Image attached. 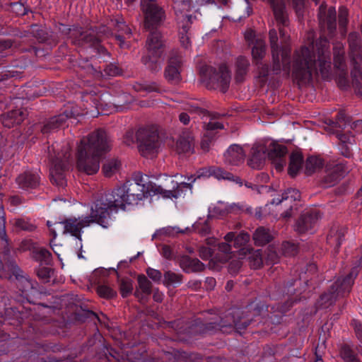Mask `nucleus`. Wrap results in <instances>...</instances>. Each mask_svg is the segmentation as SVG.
Returning a JSON list of instances; mask_svg holds the SVG:
<instances>
[{
	"mask_svg": "<svg viewBox=\"0 0 362 362\" xmlns=\"http://www.w3.org/2000/svg\"><path fill=\"white\" fill-rule=\"evenodd\" d=\"M111 148L112 142L109 137H81L76 147L78 170L87 175L96 173L100 168L101 157Z\"/></svg>",
	"mask_w": 362,
	"mask_h": 362,
	"instance_id": "obj_1",
	"label": "nucleus"
},
{
	"mask_svg": "<svg viewBox=\"0 0 362 362\" xmlns=\"http://www.w3.org/2000/svg\"><path fill=\"white\" fill-rule=\"evenodd\" d=\"M122 200L115 188L110 192L101 195L93 202L89 216L93 219L94 223L103 228H107L110 214L112 211H117L119 209H123Z\"/></svg>",
	"mask_w": 362,
	"mask_h": 362,
	"instance_id": "obj_2",
	"label": "nucleus"
},
{
	"mask_svg": "<svg viewBox=\"0 0 362 362\" xmlns=\"http://www.w3.org/2000/svg\"><path fill=\"white\" fill-rule=\"evenodd\" d=\"M70 146L69 144L64 143L62 145L54 144L49 148L51 153L52 151V167L50 169L51 181L56 185L63 187L66 180L62 171L67 167L71 158Z\"/></svg>",
	"mask_w": 362,
	"mask_h": 362,
	"instance_id": "obj_3",
	"label": "nucleus"
},
{
	"mask_svg": "<svg viewBox=\"0 0 362 362\" xmlns=\"http://www.w3.org/2000/svg\"><path fill=\"white\" fill-rule=\"evenodd\" d=\"M182 175L176 174L174 176L163 175L160 183L157 185L150 182L149 189L153 190L155 195L160 194L165 199H177L183 194L184 189H192V184L181 180Z\"/></svg>",
	"mask_w": 362,
	"mask_h": 362,
	"instance_id": "obj_4",
	"label": "nucleus"
},
{
	"mask_svg": "<svg viewBox=\"0 0 362 362\" xmlns=\"http://www.w3.org/2000/svg\"><path fill=\"white\" fill-rule=\"evenodd\" d=\"M140 182L125 184L117 187V194L122 199L123 209L127 205H136L148 196H154L153 190L149 189L148 185L151 182H144V178L141 177Z\"/></svg>",
	"mask_w": 362,
	"mask_h": 362,
	"instance_id": "obj_5",
	"label": "nucleus"
},
{
	"mask_svg": "<svg viewBox=\"0 0 362 362\" xmlns=\"http://www.w3.org/2000/svg\"><path fill=\"white\" fill-rule=\"evenodd\" d=\"M313 50L314 45L312 44L310 47H303L296 54L293 74L300 81H310L313 73L317 70L315 56L312 54Z\"/></svg>",
	"mask_w": 362,
	"mask_h": 362,
	"instance_id": "obj_6",
	"label": "nucleus"
},
{
	"mask_svg": "<svg viewBox=\"0 0 362 362\" xmlns=\"http://www.w3.org/2000/svg\"><path fill=\"white\" fill-rule=\"evenodd\" d=\"M95 223L93 219L88 216H81L78 218L71 217L66 218L65 220L56 222L54 225L56 226L54 228H51L50 221H47V226L50 230L56 237V229H59V227L63 228V234H70L76 238L81 240V234L84 228L90 226L91 224Z\"/></svg>",
	"mask_w": 362,
	"mask_h": 362,
	"instance_id": "obj_7",
	"label": "nucleus"
},
{
	"mask_svg": "<svg viewBox=\"0 0 362 362\" xmlns=\"http://www.w3.org/2000/svg\"><path fill=\"white\" fill-rule=\"evenodd\" d=\"M163 43L161 35L158 31L152 32L146 40L147 54L143 58L144 64L153 71L160 69Z\"/></svg>",
	"mask_w": 362,
	"mask_h": 362,
	"instance_id": "obj_8",
	"label": "nucleus"
},
{
	"mask_svg": "<svg viewBox=\"0 0 362 362\" xmlns=\"http://www.w3.org/2000/svg\"><path fill=\"white\" fill-rule=\"evenodd\" d=\"M200 74L208 86L213 88H219L223 92L227 90L230 81V74L226 65H221L218 72L211 66H202Z\"/></svg>",
	"mask_w": 362,
	"mask_h": 362,
	"instance_id": "obj_9",
	"label": "nucleus"
},
{
	"mask_svg": "<svg viewBox=\"0 0 362 362\" xmlns=\"http://www.w3.org/2000/svg\"><path fill=\"white\" fill-rule=\"evenodd\" d=\"M267 158L272 162L277 171H282L286 165L287 147L282 143L268 139L265 142Z\"/></svg>",
	"mask_w": 362,
	"mask_h": 362,
	"instance_id": "obj_10",
	"label": "nucleus"
},
{
	"mask_svg": "<svg viewBox=\"0 0 362 362\" xmlns=\"http://www.w3.org/2000/svg\"><path fill=\"white\" fill-rule=\"evenodd\" d=\"M356 275L357 272L352 271L343 279H339L332 284L329 291L322 296L321 300L325 302L329 301V304H332L338 298L344 296L346 293L351 291L354 279Z\"/></svg>",
	"mask_w": 362,
	"mask_h": 362,
	"instance_id": "obj_11",
	"label": "nucleus"
},
{
	"mask_svg": "<svg viewBox=\"0 0 362 362\" xmlns=\"http://www.w3.org/2000/svg\"><path fill=\"white\" fill-rule=\"evenodd\" d=\"M300 192L296 189H288L285 191L281 198L274 199L271 204H275L276 210L281 212L283 218H288L292 216L293 209L296 206L297 200L300 199Z\"/></svg>",
	"mask_w": 362,
	"mask_h": 362,
	"instance_id": "obj_12",
	"label": "nucleus"
},
{
	"mask_svg": "<svg viewBox=\"0 0 362 362\" xmlns=\"http://www.w3.org/2000/svg\"><path fill=\"white\" fill-rule=\"evenodd\" d=\"M273 7L274 14L277 23L286 26L288 24L287 14L285 11L284 2L286 0H270ZM293 6L298 13L303 8V0H293Z\"/></svg>",
	"mask_w": 362,
	"mask_h": 362,
	"instance_id": "obj_13",
	"label": "nucleus"
},
{
	"mask_svg": "<svg viewBox=\"0 0 362 362\" xmlns=\"http://www.w3.org/2000/svg\"><path fill=\"white\" fill-rule=\"evenodd\" d=\"M68 115H60L50 119L41 129V132L43 134H66L65 129L69 126Z\"/></svg>",
	"mask_w": 362,
	"mask_h": 362,
	"instance_id": "obj_14",
	"label": "nucleus"
},
{
	"mask_svg": "<svg viewBox=\"0 0 362 362\" xmlns=\"http://www.w3.org/2000/svg\"><path fill=\"white\" fill-rule=\"evenodd\" d=\"M348 172V168L342 163L327 164L326 165L325 175L323 182L326 187H331L337 184Z\"/></svg>",
	"mask_w": 362,
	"mask_h": 362,
	"instance_id": "obj_15",
	"label": "nucleus"
},
{
	"mask_svg": "<svg viewBox=\"0 0 362 362\" xmlns=\"http://www.w3.org/2000/svg\"><path fill=\"white\" fill-rule=\"evenodd\" d=\"M269 40L274 64V71L278 73V71H280V56L283 62H287V58L290 54V51L279 49L277 45V33L274 29H272L269 31Z\"/></svg>",
	"mask_w": 362,
	"mask_h": 362,
	"instance_id": "obj_16",
	"label": "nucleus"
},
{
	"mask_svg": "<svg viewBox=\"0 0 362 362\" xmlns=\"http://www.w3.org/2000/svg\"><path fill=\"white\" fill-rule=\"evenodd\" d=\"M267 158L265 143L255 144L251 148L249 154L248 165L253 169H260L263 166Z\"/></svg>",
	"mask_w": 362,
	"mask_h": 362,
	"instance_id": "obj_17",
	"label": "nucleus"
},
{
	"mask_svg": "<svg viewBox=\"0 0 362 362\" xmlns=\"http://www.w3.org/2000/svg\"><path fill=\"white\" fill-rule=\"evenodd\" d=\"M136 146L140 153L145 157H153L160 146L157 137H139Z\"/></svg>",
	"mask_w": 362,
	"mask_h": 362,
	"instance_id": "obj_18",
	"label": "nucleus"
},
{
	"mask_svg": "<svg viewBox=\"0 0 362 362\" xmlns=\"http://www.w3.org/2000/svg\"><path fill=\"white\" fill-rule=\"evenodd\" d=\"M241 311L239 309L233 310L228 315L226 316L225 320H221L218 324H216L214 328L217 327L223 332H227L225 328L235 327L238 332L245 329L249 325L248 320H244L243 322H240L238 318L240 317Z\"/></svg>",
	"mask_w": 362,
	"mask_h": 362,
	"instance_id": "obj_19",
	"label": "nucleus"
},
{
	"mask_svg": "<svg viewBox=\"0 0 362 362\" xmlns=\"http://www.w3.org/2000/svg\"><path fill=\"white\" fill-rule=\"evenodd\" d=\"M181 64L180 57L177 55L170 57L165 70V76L168 81L177 83L180 80Z\"/></svg>",
	"mask_w": 362,
	"mask_h": 362,
	"instance_id": "obj_20",
	"label": "nucleus"
},
{
	"mask_svg": "<svg viewBox=\"0 0 362 362\" xmlns=\"http://www.w3.org/2000/svg\"><path fill=\"white\" fill-rule=\"evenodd\" d=\"M16 183L20 188L28 190L34 189L39 185L40 177L37 172L28 170L18 176Z\"/></svg>",
	"mask_w": 362,
	"mask_h": 362,
	"instance_id": "obj_21",
	"label": "nucleus"
},
{
	"mask_svg": "<svg viewBox=\"0 0 362 362\" xmlns=\"http://www.w3.org/2000/svg\"><path fill=\"white\" fill-rule=\"evenodd\" d=\"M245 153L243 148L237 144L229 146L224 153L225 162L232 165H239L244 162Z\"/></svg>",
	"mask_w": 362,
	"mask_h": 362,
	"instance_id": "obj_22",
	"label": "nucleus"
},
{
	"mask_svg": "<svg viewBox=\"0 0 362 362\" xmlns=\"http://www.w3.org/2000/svg\"><path fill=\"white\" fill-rule=\"evenodd\" d=\"M238 256L241 259L247 258L250 267L257 269L262 265V257L260 250H254L249 247H242L238 252Z\"/></svg>",
	"mask_w": 362,
	"mask_h": 362,
	"instance_id": "obj_23",
	"label": "nucleus"
},
{
	"mask_svg": "<svg viewBox=\"0 0 362 362\" xmlns=\"http://www.w3.org/2000/svg\"><path fill=\"white\" fill-rule=\"evenodd\" d=\"M304 158L300 149L294 150L289 156L288 174L295 177L303 170Z\"/></svg>",
	"mask_w": 362,
	"mask_h": 362,
	"instance_id": "obj_24",
	"label": "nucleus"
},
{
	"mask_svg": "<svg viewBox=\"0 0 362 362\" xmlns=\"http://www.w3.org/2000/svg\"><path fill=\"white\" fill-rule=\"evenodd\" d=\"M142 11L145 16L146 26L148 28L159 23L165 18L163 9L157 4L151 5L149 6V11Z\"/></svg>",
	"mask_w": 362,
	"mask_h": 362,
	"instance_id": "obj_25",
	"label": "nucleus"
},
{
	"mask_svg": "<svg viewBox=\"0 0 362 362\" xmlns=\"http://www.w3.org/2000/svg\"><path fill=\"white\" fill-rule=\"evenodd\" d=\"M320 45H322V50L317 48V55L319 61V71L324 76L330 68V55L329 52V45L326 40H320Z\"/></svg>",
	"mask_w": 362,
	"mask_h": 362,
	"instance_id": "obj_26",
	"label": "nucleus"
},
{
	"mask_svg": "<svg viewBox=\"0 0 362 362\" xmlns=\"http://www.w3.org/2000/svg\"><path fill=\"white\" fill-rule=\"evenodd\" d=\"M27 116V111L17 109L2 115V124L5 127L11 128L21 124Z\"/></svg>",
	"mask_w": 362,
	"mask_h": 362,
	"instance_id": "obj_27",
	"label": "nucleus"
},
{
	"mask_svg": "<svg viewBox=\"0 0 362 362\" xmlns=\"http://www.w3.org/2000/svg\"><path fill=\"white\" fill-rule=\"evenodd\" d=\"M346 233V229L339 226H333L327 235V243L328 244L334 247L336 252H337L339 248Z\"/></svg>",
	"mask_w": 362,
	"mask_h": 362,
	"instance_id": "obj_28",
	"label": "nucleus"
},
{
	"mask_svg": "<svg viewBox=\"0 0 362 362\" xmlns=\"http://www.w3.org/2000/svg\"><path fill=\"white\" fill-rule=\"evenodd\" d=\"M169 144L178 153L192 152L193 147L190 137H170Z\"/></svg>",
	"mask_w": 362,
	"mask_h": 362,
	"instance_id": "obj_29",
	"label": "nucleus"
},
{
	"mask_svg": "<svg viewBox=\"0 0 362 362\" xmlns=\"http://www.w3.org/2000/svg\"><path fill=\"white\" fill-rule=\"evenodd\" d=\"M324 160L319 156H310L305 162V173L307 175L317 172L324 166Z\"/></svg>",
	"mask_w": 362,
	"mask_h": 362,
	"instance_id": "obj_30",
	"label": "nucleus"
},
{
	"mask_svg": "<svg viewBox=\"0 0 362 362\" xmlns=\"http://www.w3.org/2000/svg\"><path fill=\"white\" fill-rule=\"evenodd\" d=\"M316 220L317 216L313 214L301 216L296 224V230L300 233L308 231L314 227Z\"/></svg>",
	"mask_w": 362,
	"mask_h": 362,
	"instance_id": "obj_31",
	"label": "nucleus"
},
{
	"mask_svg": "<svg viewBox=\"0 0 362 362\" xmlns=\"http://www.w3.org/2000/svg\"><path fill=\"white\" fill-rule=\"evenodd\" d=\"M274 234L267 228L259 227L253 234V240L256 245H264L270 242Z\"/></svg>",
	"mask_w": 362,
	"mask_h": 362,
	"instance_id": "obj_32",
	"label": "nucleus"
},
{
	"mask_svg": "<svg viewBox=\"0 0 362 362\" xmlns=\"http://www.w3.org/2000/svg\"><path fill=\"white\" fill-rule=\"evenodd\" d=\"M224 239L228 243L234 240V247L240 248L249 242L250 236L246 232H241L237 235L234 232H229L224 236Z\"/></svg>",
	"mask_w": 362,
	"mask_h": 362,
	"instance_id": "obj_33",
	"label": "nucleus"
},
{
	"mask_svg": "<svg viewBox=\"0 0 362 362\" xmlns=\"http://www.w3.org/2000/svg\"><path fill=\"white\" fill-rule=\"evenodd\" d=\"M139 288L135 292V295L140 300L144 298L143 295L148 296L151 293V283L144 275L138 276Z\"/></svg>",
	"mask_w": 362,
	"mask_h": 362,
	"instance_id": "obj_34",
	"label": "nucleus"
},
{
	"mask_svg": "<svg viewBox=\"0 0 362 362\" xmlns=\"http://www.w3.org/2000/svg\"><path fill=\"white\" fill-rule=\"evenodd\" d=\"M121 167V162L117 158L107 160L103 166V171L105 177H111L117 173Z\"/></svg>",
	"mask_w": 362,
	"mask_h": 362,
	"instance_id": "obj_35",
	"label": "nucleus"
},
{
	"mask_svg": "<svg viewBox=\"0 0 362 362\" xmlns=\"http://www.w3.org/2000/svg\"><path fill=\"white\" fill-rule=\"evenodd\" d=\"M231 257V246L228 243H221L218 245V253L216 259L221 262H226Z\"/></svg>",
	"mask_w": 362,
	"mask_h": 362,
	"instance_id": "obj_36",
	"label": "nucleus"
},
{
	"mask_svg": "<svg viewBox=\"0 0 362 362\" xmlns=\"http://www.w3.org/2000/svg\"><path fill=\"white\" fill-rule=\"evenodd\" d=\"M320 21L326 23L327 29L332 32L336 28V10L334 7H330L328 11L325 18H322V12L320 13Z\"/></svg>",
	"mask_w": 362,
	"mask_h": 362,
	"instance_id": "obj_37",
	"label": "nucleus"
},
{
	"mask_svg": "<svg viewBox=\"0 0 362 362\" xmlns=\"http://www.w3.org/2000/svg\"><path fill=\"white\" fill-rule=\"evenodd\" d=\"M33 257L37 261L42 264H49L52 260V255L45 248L37 249L33 252Z\"/></svg>",
	"mask_w": 362,
	"mask_h": 362,
	"instance_id": "obj_38",
	"label": "nucleus"
},
{
	"mask_svg": "<svg viewBox=\"0 0 362 362\" xmlns=\"http://www.w3.org/2000/svg\"><path fill=\"white\" fill-rule=\"evenodd\" d=\"M232 209V206L220 202L213 208L212 215L217 218L222 217L230 213Z\"/></svg>",
	"mask_w": 362,
	"mask_h": 362,
	"instance_id": "obj_39",
	"label": "nucleus"
},
{
	"mask_svg": "<svg viewBox=\"0 0 362 362\" xmlns=\"http://www.w3.org/2000/svg\"><path fill=\"white\" fill-rule=\"evenodd\" d=\"M13 225L18 229L33 231L35 228V226L30 222L29 219L16 218L13 221Z\"/></svg>",
	"mask_w": 362,
	"mask_h": 362,
	"instance_id": "obj_40",
	"label": "nucleus"
},
{
	"mask_svg": "<svg viewBox=\"0 0 362 362\" xmlns=\"http://www.w3.org/2000/svg\"><path fill=\"white\" fill-rule=\"evenodd\" d=\"M182 282V275L171 271L166 272L164 274L163 284L166 286L172 284H178Z\"/></svg>",
	"mask_w": 362,
	"mask_h": 362,
	"instance_id": "obj_41",
	"label": "nucleus"
},
{
	"mask_svg": "<svg viewBox=\"0 0 362 362\" xmlns=\"http://www.w3.org/2000/svg\"><path fill=\"white\" fill-rule=\"evenodd\" d=\"M252 54L256 59H262L265 54V45L264 42L259 40H257L252 47Z\"/></svg>",
	"mask_w": 362,
	"mask_h": 362,
	"instance_id": "obj_42",
	"label": "nucleus"
},
{
	"mask_svg": "<svg viewBox=\"0 0 362 362\" xmlns=\"http://www.w3.org/2000/svg\"><path fill=\"white\" fill-rule=\"evenodd\" d=\"M71 37H74V42H78V44L81 43V42H90L93 40V37L90 35H87L81 30H74L71 32Z\"/></svg>",
	"mask_w": 362,
	"mask_h": 362,
	"instance_id": "obj_43",
	"label": "nucleus"
},
{
	"mask_svg": "<svg viewBox=\"0 0 362 362\" xmlns=\"http://www.w3.org/2000/svg\"><path fill=\"white\" fill-rule=\"evenodd\" d=\"M54 271L52 269L42 265H40V267L37 269V276L44 281H49Z\"/></svg>",
	"mask_w": 362,
	"mask_h": 362,
	"instance_id": "obj_44",
	"label": "nucleus"
},
{
	"mask_svg": "<svg viewBox=\"0 0 362 362\" xmlns=\"http://www.w3.org/2000/svg\"><path fill=\"white\" fill-rule=\"evenodd\" d=\"M120 293L122 297L129 296L133 291V285L131 280L128 279H122L119 284Z\"/></svg>",
	"mask_w": 362,
	"mask_h": 362,
	"instance_id": "obj_45",
	"label": "nucleus"
},
{
	"mask_svg": "<svg viewBox=\"0 0 362 362\" xmlns=\"http://www.w3.org/2000/svg\"><path fill=\"white\" fill-rule=\"evenodd\" d=\"M97 293L100 297L105 298H111L116 296V291L107 285L98 286Z\"/></svg>",
	"mask_w": 362,
	"mask_h": 362,
	"instance_id": "obj_46",
	"label": "nucleus"
},
{
	"mask_svg": "<svg viewBox=\"0 0 362 362\" xmlns=\"http://www.w3.org/2000/svg\"><path fill=\"white\" fill-rule=\"evenodd\" d=\"M189 27L187 25H183L182 30L180 32V41L182 47L187 49L191 45L190 37L188 35Z\"/></svg>",
	"mask_w": 362,
	"mask_h": 362,
	"instance_id": "obj_47",
	"label": "nucleus"
},
{
	"mask_svg": "<svg viewBox=\"0 0 362 362\" xmlns=\"http://www.w3.org/2000/svg\"><path fill=\"white\" fill-rule=\"evenodd\" d=\"M345 119V115L344 112H339L337 115V123L335 122H332V126L329 127V131H328V133L329 134H337V136H340V133H339V131L338 129L337 130H333L335 128H337V124H338V127L339 128H341L343 126H344V127H346V124H342V122Z\"/></svg>",
	"mask_w": 362,
	"mask_h": 362,
	"instance_id": "obj_48",
	"label": "nucleus"
},
{
	"mask_svg": "<svg viewBox=\"0 0 362 362\" xmlns=\"http://www.w3.org/2000/svg\"><path fill=\"white\" fill-rule=\"evenodd\" d=\"M212 176H214L218 180L223 179L229 180L233 178V174L216 167H212Z\"/></svg>",
	"mask_w": 362,
	"mask_h": 362,
	"instance_id": "obj_49",
	"label": "nucleus"
},
{
	"mask_svg": "<svg viewBox=\"0 0 362 362\" xmlns=\"http://www.w3.org/2000/svg\"><path fill=\"white\" fill-rule=\"evenodd\" d=\"M249 66L248 60L243 57H240L237 59V73L240 76H243L246 73L247 67Z\"/></svg>",
	"mask_w": 362,
	"mask_h": 362,
	"instance_id": "obj_50",
	"label": "nucleus"
},
{
	"mask_svg": "<svg viewBox=\"0 0 362 362\" xmlns=\"http://www.w3.org/2000/svg\"><path fill=\"white\" fill-rule=\"evenodd\" d=\"M281 250L284 255L287 256H293L297 252V246L294 243L285 242L282 244Z\"/></svg>",
	"mask_w": 362,
	"mask_h": 362,
	"instance_id": "obj_51",
	"label": "nucleus"
},
{
	"mask_svg": "<svg viewBox=\"0 0 362 362\" xmlns=\"http://www.w3.org/2000/svg\"><path fill=\"white\" fill-rule=\"evenodd\" d=\"M210 176H212V167L204 168L197 172L196 177H194V176L188 177V181L191 180L192 182H194L197 178L209 177Z\"/></svg>",
	"mask_w": 362,
	"mask_h": 362,
	"instance_id": "obj_52",
	"label": "nucleus"
},
{
	"mask_svg": "<svg viewBox=\"0 0 362 362\" xmlns=\"http://www.w3.org/2000/svg\"><path fill=\"white\" fill-rule=\"evenodd\" d=\"M347 127H349L351 131L348 130L344 134H349L351 136L362 134V120H357L354 122Z\"/></svg>",
	"mask_w": 362,
	"mask_h": 362,
	"instance_id": "obj_53",
	"label": "nucleus"
},
{
	"mask_svg": "<svg viewBox=\"0 0 362 362\" xmlns=\"http://www.w3.org/2000/svg\"><path fill=\"white\" fill-rule=\"evenodd\" d=\"M340 354L344 362H351V361L356 358V356L348 346H343L341 349Z\"/></svg>",
	"mask_w": 362,
	"mask_h": 362,
	"instance_id": "obj_54",
	"label": "nucleus"
},
{
	"mask_svg": "<svg viewBox=\"0 0 362 362\" xmlns=\"http://www.w3.org/2000/svg\"><path fill=\"white\" fill-rule=\"evenodd\" d=\"M348 11L345 8H341L339 13V24L341 28L345 29L347 24Z\"/></svg>",
	"mask_w": 362,
	"mask_h": 362,
	"instance_id": "obj_55",
	"label": "nucleus"
},
{
	"mask_svg": "<svg viewBox=\"0 0 362 362\" xmlns=\"http://www.w3.org/2000/svg\"><path fill=\"white\" fill-rule=\"evenodd\" d=\"M146 273L148 276L155 282H159L161 280L162 274L159 270L148 268Z\"/></svg>",
	"mask_w": 362,
	"mask_h": 362,
	"instance_id": "obj_56",
	"label": "nucleus"
},
{
	"mask_svg": "<svg viewBox=\"0 0 362 362\" xmlns=\"http://www.w3.org/2000/svg\"><path fill=\"white\" fill-rule=\"evenodd\" d=\"M202 223L197 222L194 225L195 230H197L199 233H200L202 235H206L209 233L210 232V227L207 224L206 221H204V226H201Z\"/></svg>",
	"mask_w": 362,
	"mask_h": 362,
	"instance_id": "obj_57",
	"label": "nucleus"
},
{
	"mask_svg": "<svg viewBox=\"0 0 362 362\" xmlns=\"http://www.w3.org/2000/svg\"><path fill=\"white\" fill-rule=\"evenodd\" d=\"M242 259L238 257V259H233L229 264V271L232 274H236L242 267Z\"/></svg>",
	"mask_w": 362,
	"mask_h": 362,
	"instance_id": "obj_58",
	"label": "nucleus"
},
{
	"mask_svg": "<svg viewBox=\"0 0 362 362\" xmlns=\"http://www.w3.org/2000/svg\"><path fill=\"white\" fill-rule=\"evenodd\" d=\"M199 257L202 259L206 260V259H209L211 257L212 252H211V250L209 247L201 246L199 249Z\"/></svg>",
	"mask_w": 362,
	"mask_h": 362,
	"instance_id": "obj_59",
	"label": "nucleus"
},
{
	"mask_svg": "<svg viewBox=\"0 0 362 362\" xmlns=\"http://www.w3.org/2000/svg\"><path fill=\"white\" fill-rule=\"evenodd\" d=\"M354 78L361 85H362V70L359 66H355L351 71Z\"/></svg>",
	"mask_w": 362,
	"mask_h": 362,
	"instance_id": "obj_60",
	"label": "nucleus"
},
{
	"mask_svg": "<svg viewBox=\"0 0 362 362\" xmlns=\"http://www.w3.org/2000/svg\"><path fill=\"white\" fill-rule=\"evenodd\" d=\"M352 325L354 327L357 337L362 340V323L354 320L352 321Z\"/></svg>",
	"mask_w": 362,
	"mask_h": 362,
	"instance_id": "obj_61",
	"label": "nucleus"
},
{
	"mask_svg": "<svg viewBox=\"0 0 362 362\" xmlns=\"http://www.w3.org/2000/svg\"><path fill=\"white\" fill-rule=\"evenodd\" d=\"M211 143H212L211 137H203L201 141V143H200L201 148L204 151H208L210 148V146H211Z\"/></svg>",
	"mask_w": 362,
	"mask_h": 362,
	"instance_id": "obj_62",
	"label": "nucleus"
},
{
	"mask_svg": "<svg viewBox=\"0 0 362 362\" xmlns=\"http://www.w3.org/2000/svg\"><path fill=\"white\" fill-rule=\"evenodd\" d=\"M181 7L183 8L189 7V2L187 1H182V2L176 1L174 3V8L177 16L179 12L182 13Z\"/></svg>",
	"mask_w": 362,
	"mask_h": 362,
	"instance_id": "obj_63",
	"label": "nucleus"
},
{
	"mask_svg": "<svg viewBox=\"0 0 362 362\" xmlns=\"http://www.w3.org/2000/svg\"><path fill=\"white\" fill-rule=\"evenodd\" d=\"M223 124L218 122L211 121L206 125V129L209 130H214L217 129H222Z\"/></svg>",
	"mask_w": 362,
	"mask_h": 362,
	"instance_id": "obj_64",
	"label": "nucleus"
}]
</instances>
